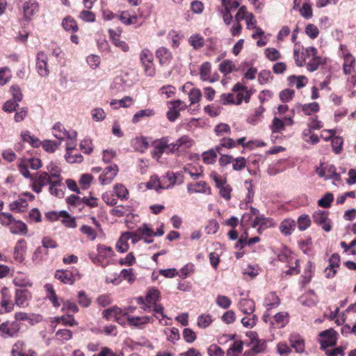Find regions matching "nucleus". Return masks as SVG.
<instances>
[{"mask_svg": "<svg viewBox=\"0 0 356 356\" xmlns=\"http://www.w3.org/2000/svg\"><path fill=\"white\" fill-rule=\"evenodd\" d=\"M302 55L305 58L306 68L310 72L317 70L326 63V58L319 56L317 49L314 47L304 48Z\"/></svg>", "mask_w": 356, "mask_h": 356, "instance_id": "nucleus-1", "label": "nucleus"}, {"mask_svg": "<svg viewBox=\"0 0 356 356\" xmlns=\"http://www.w3.org/2000/svg\"><path fill=\"white\" fill-rule=\"evenodd\" d=\"M22 323L17 321L7 320L0 324V337L14 339L19 337L22 333Z\"/></svg>", "mask_w": 356, "mask_h": 356, "instance_id": "nucleus-2", "label": "nucleus"}, {"mask_svg": "<svg viewBox=\"0 0 356 356\" xmlns=\"http://www.w3.org/2000/svg\"><path fill=\"white\" fill-rule=\"evenodd\" d=\"M139 59L145 75L154 76L156 74V69L152 52L147 48L143 49L140 52Z\"/></svg>", "mask_w": 356, "mask_h": 356, "instance_id": "nucleus-3", "label": "nucleus"}, {"mask_svg": "<svg viewBox=\"0 0 356 356\" xmlns=\"http://www.w3.org/2000/svg\"><path fill=\"white\" fill-rule=\"evenodd\" d=\"M31 188L36 193H40L42 188L47 185L51 186L53 177L47 172H41L33 175L31 177Z\"/></svg>", "mask_w": 356, "mask_h": 356, "instance_id": "nucleus-4", "label": "nucleus"}, {"mask_svg": "<svg viewBox=\"0 0 356 356\" xmlns=\"http://www.w3.org/2000/svg\"><path fill=\"white\" fill-rule=\"evenodd\" d=\"M54 277L65 284L72 285L76 280L81 279V275L76 268L59 269L56 270Z\"/></svg>", "mask_w": 356, "mask_h": 356, "instance_id": "nucleus-5", "label": "nucleus"}, {"mask_svg": "<svg viewBox=\"0 0 356 356\" xmlns=\"http://www.w3.org/2000/svg\"><path fill=\"white\" fill-rule=\"evenodd\" d=\"M209 176L214 181L216 186L219 188L220 196L226 200H229L232 188L227 184L226 179H222L216 171H212Z\"/></svg>", "mask_w": 356, "mask_h": 356, "instance_id": "nucleus-6", "label": "nucleus"}, {"mask_svg": "<svg viewBox=\"0 0 356 356\" xmlns=\"http://www.w3.org/2000/svg\"><path fill=\"white\" fill-rule=\"evenodd\" d=\"M160 298V292L156 289H150L145 298L143 297H139L137 298V302L140 305H142V308L145 311H151L152 305L156 303V302L159 300Z\"/></svg>", "mask_w": 356, "mask_h": 356, "instance_id": "nucleus-7", "label": "nucleus"}, {"mask_svg": "<svg viewBox=\"0 0 356 356\" xmlns=\"http://www.w3.org/2000/svg\"><path fill=\"white\" fill-rule=\"evenodd\" d=\"M168 104L170 106L166 113V116L170 122H175L179 117V112L185 110L188 106L184 102L180 99L170 101Z\"/></svg>", "mask_w": 356, "mask_h": 356, "instance_id": "nucleus-8", "label": "nucleus"}, {"mask_svg": "<svg viewBox=\"0 0 356 356\" xmlns=\"http://www.w3.org/2000/svg\"><path fill=\"white\" fill-rule=\"evenodd\" d=\"M329 212L327 211L318 210L312 215L314 222L320 225L325 232H330L332 229L331 220L328 218Z\"/></svg>", "mask_w": 356, "mask_h": 356, "instance_id": "nucleus-9", "label": "nucleus"}, {"mask_svg": "<svg viewBox=\"0 0 356 356\" xmlns=\"http://www.w3.org/2000/svg\"><path fill=\"white\" fill-rule=\"evenodd\" d=\"M321 337L320 340L321 347L323 350H325L328 347L334 346L337 342V333L333 329H328L321 332L319 334Z\"/></svg>", "mask_w": 356, "mask_h": 356, "instance_id": "nucleus-10", "label": "nucleus"}, {"mask_svg": "<svg viewBox=\"0 0 356 356\" xmlns=\"http://www.w3.org/2000/svg\"><path fill=\"white\" fill-rule=\"evenodd\" d=\"M320 110V106L318 102H314L309 104H302L300 103L296 104L291 109V112L294 115L295 111L298 113L302 112L305 115H312L316 113Z\"/></svg>", "mask_w": 356, "mask_h": 356, "instance_id": "nucleus-11", "label": "nucleus"}, {"mask_svg": "<svg viewBox=\"0 0 356 356\" xmlns=\"http://www.w3.org/2000/svg\"><path fill=\"white\" fill-rule=\"evenodd\" d=\"M35 352L27 348L26 343L22 340H17L13 345L11 356H35Z\"/></svg>", "mask_w": 356, "mask_h": 356, "instance_id": "nucleus-12", "label": "nucleus"}, {"mask_svg": "<svg viewBox=\"0 0 356 356\" xmlns=\"http://www.w3.org/2000/svg\"><path fill=\"white\" fill-rule=\"evenodd\" d=\"M47 55L44 51H39L36 55V70L40 76L45 77L49 74Z\"/></svg>", "mask_w": 356, "mask_h": 356, "instance_id": "nucleus-13", "label": "nucleus"}, {"mask_svg": "<svg viewBox=\"0 0 356 356\" xmlns=\"http://www.w3.org/2000/svg\"><path fill=\"white\" fill-rule=\"evenodd\" d=\"M293 115L285 117L284 120H281L277 117L273 119L270 124V129L273 133H280L284 130L286 126H292L294 124Z\"/></svg>", "mask_w": 356, "mask_h": 356, "instance_id": "nucleus-14", "label": "nucleus"}, {"mask_svg": "<svg viewBox=\"0 0 356 356\" xmlns=\"http://www.w3.org/2000/svg\"><path fill=\"white\" fill-rule=\"evenodd\" d=\"M52 134L54 137L57 139L62 140L65 138H69L71 140H76V132L73 131L72 133L67 131L63 124L60 122H56L52 128Z\"/></svg>", "mask_w": 356, "mask_h": 356, "instance_id": "nucleus-15", "label": "nucleus"}, {"mask_svg": "<svg viewBox=\"0 0 356 356\" xmlns=\"http://www.w3.org/2000/svg\"><path fill=\"white\" fill-rule=\"evenodd\" d=\"M154 150L152 155L154 158L160 159L164 152H166L167 147H169V139L168 137H162L161 138L155 140L152 143Z\"/></svg>", "mask_w": 356, "mask_h": 356, "instance_id": "nucleus-16", "label": "nucleus"}, {"mask_svg": "<svg viewBox=\"0 0 356 356\" xmlns=\"http://www.w3.org/2000/svg\"><path fill=\"white\" fill-rule=\"evenodd\" d=\"M119 171L118 166L116 164L106 168L99 177V180L102 185L111 184L117 176Z\"/></svg>", "mask_w": 356, "mask_h": 356, "instance_id": "nucleus-17", "label": "nucleus"}, {"mask_svg": "<svg viewBox=\"0 0 356 356\" xmlns=\"http://www.w3.org/2000/svg\"><path fill=\"white\" fill-rule=\"evenodd\" d=\"M51 176L53 181L51 183V186H49V191L51 195L61 198L64 196V191L62 188H59L58 187L61 186L63 177H61L60 172L58 171L55 173H52Z\"/></svg>", "mask_w": 356, "mask_h": 356, "instance_id": "nucleus-18", "label": "nucleus"}, {"mask_svg": "<svg viewBox=\"0 0 356 356\" xmlns=\"http://www.w3.org/2000/svg\"><path fill=\"white\" fill-rule=\"evenodd\" d=\"M32 298L31 293L26 289H17L15 294V303L19 307H26Z\"/></svg>", "mask_w": 356, "mask_h": 356, "instance_id": "nucleus-19", "label": "nucleus"}, {"mask_svg": "<svg viewBox=\"0 0 356 356\" xmlns=\"http://www.w3.org/2000/svg\"><path fill=\"white\" fill-rule=\"evenodd\" d=\"M39 10V4L35 0H28L23 4L24 17L29 21Z\"/></svg>", "mask_w": 356, "mask_h": 356, "instance_id": "nucleus-20", "label": "nucleus"}, {"mask_svg": "<svg viewBox=\"0 0 356 356\" xmlns=\"http://www.w3.org/2000/svg\"><path fill=\"white\" fill-rule=\"evenodd\" d=\"M323 131L329 133V136L325 137V140L332 138L331 145L333 152L336 154H339L342 149L343 138L339 136H334L335 131L333 129L325 130Z\"/></svg>", "mask_w": 356, "mask_h": 356, "instance_id": "nucleus-21", "label": "nucleus"}, {"mask_svg": "<svg viewBox=\"0 0 356 356\" xmlns=\"http://www.w3.org/2000/svg\"><path fill=\"white\" fill-rule=\"evenodd\" d=\"M156 56L161 65H168L172 60L171 51L165 47H161L156 51Z\"/></svg>", "mask_w": 356, "mask_h": 356, "instance_id": "nucleus-22", "label": "nucleus"}, {"mask_svg": "<svg viewBox=\"0 0 356 356\" xmlns=\"http://www.w3.org/2000/svg\"><path fill=\"white\" fill-rule=\"evenodd\" d=\"M26 250V241L23 238L19 239L14 248L13 257L15 260L19 263L22 262L25 258Z\"/></svg>", "mask_w": 356, "mask_h": 356, "instance_id": "nucleus-23", "label": "nucleus"}, {"mask_svg": "<svg viewBox=\"0 0 356 356\" xmlns=\"http://www.w3.org/2000/svg\"><path fill=\"white\" fill-rule=\"evenodd\" d=\"M187 190L191 194L194 193H211V188L207 186V182L204 181H200L195 184H188Z\"/></svg>", "mask_w": 356, "mask_h": 356, "instance_id": "nucleus-24", "label": "nucleus"}, {"mask_svg": "<svg viewBox=\"0 0 356 356\" xmlns=\"http://www.w3.org/2000/svg\"><path fill=\"white\" fill-rule=\"evenodd\" d=\"M289 342L297 353H302L305 351V340L300 334H291L289 336Z\"/></svg>", "mask_w": 356, "mask_h": 356, "instance_id": "nucleus-25", "label": "nucleus"}, {"mask_svg": "<svg viewBox=\"0 0 356 356\" xmlns=\"http://www.w3.org/2000/svg\"><path fill=\"white\" fill-rule=\"evenodd\" d=\"M28 208V201L22 197H19L17 200L13 201L9 204L10 210L16 213H24L27 211Z\"/></svg>", "mask_w": 356, "mask_h": 356, "instance_id": "nucleus-26", "label": "nucleus"}, {"mask_svg": "<svg viewBox=\"0 0 356 356\" xmlns=\"http://www.w3.org/2000/svg\"><path fill=\"white\" fill-rule=\"evenodd\" d=\"M177 175L173 172H167L165 175L161 177L162 189H168L175 186L177 182Z\"/></svg>", "mask_w": 356, "mask_h": 356, "instance_id": "nucleus-27", "label": "nucleus"}, {"mask_svg": "<svg viewBox=\"0 0 356 356\" xmlns=\"http://www.w3.org/2000/svg\"><path fill=\"white\" fill-rule=\"evenodd\" d=\"M287 81L289 86H295L297 89H301L307 85L308 79L304 75H291L288 76Z\"/></svg>", "mask_w": 356, "mask_h": 356, "instance_id": "nucleus-28", "label": "nucleus"}, {"mask_svg": "<svg viewBox=\"0 0 356 356\" xmlns=\"http://www.w3.org/2000/svg\"><path fill=\"white\" fill-rule=\"evenodd\" d=\"M61 26L65 31L69 33H76L79 29L76 21L70 15L63 18Z\"/></svg>", "mask_w": 356, "mask_h": 356, "instance_id": "nucleus-29", "label": "nucleus"}, {"mask_svg": "<svg viewBox=\"0 0 356 356\" xmlns=\"http://www.w3.org/2000/svg\"><path fill=\"white\" fill-rule=\"evenodd\" d=\"M134 149L139 152L143 153L149 147L147 139L145 136L136 137L131 141Z\"/></svg>", "mask_w": 356, "mask_h": 356, "instance_id": "nucleus-30", "label": "nucleus"}, {"mask_svg": "<svg viewBox=\"0 0 356 356\" xmlns=\"http://www.w3.org/2000/svg\"><path fill=\"white\" fill-rule=\"evenodd\" d=\"M239 309L245 314H251L255 310L254 300L248 298H243L238 302Z\"/></svg>", "mask_w": 356, "mask_h": 356, "instance_id": "nucleus-31", "label": "nucleus"}, {"mask_svg": "<svg viewBox=\"0 0 356 356\" xmlns=\"http://www.w3.org/2000/svg\"><path fill=\"white\" fill-rule=\"evenodd\" d=\"M74 150V145H70L69 143L67 144L66 147V154L65 159L68 163H81L83 161V156L81 154L76 153L73 154V151Z\"/></svg>", "mask_w": 356, "mask_h": 356, "instance_id": "nucleus-32", "label": "nucleus"}, {"mask_svg": "<svg viewBox=\"0 0 356 356\" xmlns=\"http://www.w3.org/2000/svg\"><path fill=\"white\" fill-rule=\"evenodd\" d=\"M273 320L272 325L277 328H283L289 321V315L287 312H279L274 316Z\"/></svg>", "mask_w": 356, "mask_h": 356, "instance_id": "nucleus-33", "label": "nucleus"}, {"mask_svg": "<svg viewBox=\"0 0 356 356\" xmlns=\"http://www.w3.org/2000/svg\"><path fill=\"white\" fill-rule=\"evenodd\" d=\"M280 304V299L275 292L269 293L264 299V306L267 310L277 307Z\"/></svg>", "mask_w": 356, "mask_h": 356, "instance_id": "nucleus-34", "label": "nucleus"}, {"mask_svg": "<svg viewBox=\"0 0 356 356\" xmlns=\"http://www.w3.org/2000/svg\"><path fill=\"white\" fill-rule=\"evenodd\" d=\"M122 279L128 281L129 283L134 282L136 280V277L134 274L133 268L122 270L119 277L115 278L114 280H111V282L113 284H118Z\"/></svg>", "mask_w": 356, "mask_h": 356, "instance_id": "nucleus-35", "label": "nucleus"}, {"mask_svg": "<svg viewBox=\"0 0 356 356\" xmlns=\"http://www.w3.org/2000/svg\"><path fill=\"white\" fill-rule=\"evenodd\" d=\"M218 70L224 75H227L237 71L238 68L232 60L227 59L220 63Z\"/></svg>", "mask_w": 356, "mask_h": 356, "instance_id": "nucleus-36", "label": "nucleus"}, {"mask_svg": "<svg viewBox=\"0 0 356 356\" xmlns=\"http://www.w3.org/2000/svg\"><path fill=\"white\" fill-rule=\"evenodd\" d=\"M44 287L47 293V298H48L51 301V304L54 307H59L60 304L58 301V298L56 293L53 284H46Z\"/></svg>", "mask_w": 356, "mask_h": 356, "instance_id": "nucleus-37", "label": "nucleus"}, {"mask_svg": "<svg viewBox=\"0 0 356 356\" xmlns=\"http://www.w3.org/2000/svg\"><path fill=\"white\" fill-rule=\"evenodd\" d=\"M211 64L209 62L203 63L200 67V79L204 81L213 82L214 80L211 79Z\"/></svg>", "mask_w": 356, "mask_h": 356, "instance_id": "nucleus-38", "label": "nucleus"}, {"mask_svg": "<svg viewBox=\"0 0 356 356\" xmlns=\"http://www.w3.org/2000/svg\"><path fill=\"white\" fill-rule=\"evenodd\" d=\"M355 63V60L352 54L345 55L343 65V71L345 74H350L354 72Z\"/></svg>", "mask_w": 356, "mask_h": 356, "instance_id": "nucleus-39", "label": "nucleus"}, {"mask_svg": "<svg viewBox=\"0 0 356 356\" xmlns=\"http://www.w3.org/2000/svg\"><path fill=\"white\" fill-rule=\"evenodd\" d=\"M296 228V222L291 219L283 220L280 225V230L285 236H289Z\"/></svg>", "mask_w": 356, "mask_h": 356, "instance_id": "nucleus-40", "label": "nucleus"}, {"mask_svg": "<svg viewBox=\"0 0 356 356\" xmlns=\"http://www.w3.org/2000/svg\"><path fill=\"white\" fill-rule=\"evenodd\" d=\"M127 323L129 325L139 326L149 322H153V318L150 316H127Z\"/></svg>", "mask_w": 356, "mask_h": 356, "instance_id": "nucleus-41", "label": "nucleus"}, {"mask_svg": "<svg viewBox=\"0 0 356 356\" xmlns=\"http://www.w3.org/2000/svg\"><path fill=\"white\" fill-rule=\"evenodd\" d=\"M189 44L195 50H198L204 46V38L199 33H195L188 38Z\"/></svg>", "mask_w": 356, "mask_h": 356, "instance_id": "nucleus-42", "label": "nucleus"}, {"mask_svg": "<svg viewBox=\"0 0 356 356\" xmlns=\"http://www.w3.org/2000/svg\"><path fill=\"white\" fill-rule=\"evenodd\" d=\"M10 230L11 233L15 234H26L28 231L27 225L21 220H15L13 221L12 224L10 225Z\"/></svg>", "mask_w": 356, "mask_h": 356, "instance_id": "nucleus-43", "label": "nucleus"}, {"mask_svg": "<svg viewBox=\"0 0 356 356\" xmlns=\"http://www.w3.org/2000/svg\"><path fill=\"white\" fill-rule=\"evenodd\" d=\"M130 239L129 233H124L121 235L116 244V249L120 252H125L129 250V245L128 243Z\"/></svg>", "mask_w": 356, "mask_h": 356, "instance_id": "nucleus-44", "label": "nucleus"}, {"mask_svg": "<svg viewBox=\"0 0 356 356\" xmlns=\"http://www.w3.org/2000/svg\"><path fill=\"white\" fill-rule=\"evenodd\" d=\"M243 344L241 340L235 341L227 350V356H239L243 352Z\"/></svg>", "mask_w": 356, "mask_h": 356, "instance_id": "nucleus-45", "label": "nucleus"}, {"mask_svg": "<svg viewBox=\"0 0 356 356\" xmlns=\"http://www.w3.org/2000/svg\"><path fill=\"white\" fill-rule=\"evenodd\" d=\"M302 138L305 142L312 145H316L320 141L319 137L308 128L302 131Z\"/></svg>", "mask_w": 356, "mask_h": 356, "instance_id": "nucleus-46", "label": "nucleus"}, {"mask_svg": "<svg viewBox=\"0 0 356 356\" xmlns=\"http://www.w3.org/2000/svg\"><path fill=\"white\" fill-rule=\"evenodd\" d=\"M155 115V111L152 108H146L140 110L139 111L136 112L132 118V122L134 124H136L138 122L141 120L143 118H149Z\"/></svg>", "mask_w": 356, "mask_h": 356, "instance_id": "nucleus-47", "label": "nucleus"}, {"mask_svg": "<svg viewBox=\"0 0 356 356\" xmlns=\"http://www.w3.org/2000/svg\"><path fill=\"white\" fill-rule=\"evenodd\" d=\"M217 154L218 153L216 151V147L204 152L202 154L203 162L207 165L213 164L216 161Z\"/></svg>", "mask_w": 356, "mask_h": 356, "instance_id": "nucleus-48", "label": "nucleus"}, {"mask_svg": "<svg viewBox=\"0 0 356 356\" xmlns=\"http://www.w3.org/2000/svg\"><path fill=\"white\" fill-rule=\"evenodd\" d=\"M216 147L218 153L221 154L222 148L229 149L235 147L234 140L231 138L223 137L222 139H220L219 144L216 145Z\"/></svg>", "mask_w": 356, "mask_h": 356, "instance_id": "nucleus-49", "label": "nucleus"}, {"mask_svg": "<svg viewBox=\"0 0 356 356\" xmlns=\"http://www.w3.org/2000/svg\"><path fill=\"white\" fill-rule=\"evenodd\" d=\"M113 191L115 195L121 200H127L129 198V191L123 184H115Z\"/></svg>", "mask_w": 356, "mask_h": 356, "instance_id": "nucleus-50", "label": "nucleus"}, {"mask_svg": "<svg viewBox=\"0 0 356 356\" xmlns=\"http://www.w3.org/2000/svg\"><path fill=\"white\" fill-rule=\"evenodd\" d=\"M119 19L125 25L135 24L138 22V17L136 15H131L128 11L122 12Z\"/></svg>", "mask_w": 356, "mask_h": 356, "instance_id": "nucleus-51", "label": "nucleus"}, {"mask_svg": "<svg viewBox=\"0 0 356 356\" xmlns=\"http://www.w3.org/2000/svg\"><path fill=\"white\" fill-rule=\"evenodd\" d=\"M176 143L179 149H189L194 144L193 140L186 135L181 136L176 140Z\"/></svg>", "mask_w": 356, "mask_h": 356, "instance_id": "nucleus-52", "label": "nucleus"}, {"mask_svg": "<svg viewBox=\"0 0 356 356\" xmlns=\"http://www.w3.org/2000/svg\"><path fill=\"white\" fill-rule=\"evenodd\" d=\"M300 14L305 19H311L313 17V10L312 3L309 1L303 2L302 6L299 9Z\"/></svg>", "mask_w": 356, "mask_h": 356, "instance_id": "nucleus-53", "label": "nucleus"}, {"mask_svg": "<svg viewBox=\"0 0 356 356\" xmlns=\"http://www.w3.org/2000/svg\"><path fill=\"white\" fill-rule=\"evenodd\" d=\"M146 187L148 189H154L156 192L159 191L161 188V177H159L156 175H153L150 177L149 180L146 184Z\"/></svg>", "mask_w": 356, "mask_h": 356, "instance_id": "nucleus-54", "label": "nucleus"}, {"mask_svg": "<svg viewBox=\"0 0 356 356\" xmlns=\"http://www.w3.org/2000/svg\"><path fill=\"white\" fill-rule=\"evenodd\" d=\"M258 318L256 314L252 313L251 314H246L245 317L241 319V323L247 328H252L256 325Z\"/></svg>", "mask_w": 356, "mask_h": 356, "instance_id": "nucleus-55", "label": "nucleus"}, {"mask_svg": "<svg viewBox=\"0 0 356 356\" xmlns=\"http://www.w3.org/2000/svg\"><path fill=\"white\" fill-rule=\"evenodd\" d=\"M247 166V159L243 156L233 159L232 169L235 171H242Z\"/></svg>", "mask_w": 356, "mask_h": 356, "instance_id": "nucleus-56", "label": "nucleus"}, {"mask_svg": "<svg viewBox=\"0 0 356 356\" xmlns=\"http://www.w3.org/2000/svg\"><path fill=\"white\" fill-rule=\"evenodd\" d=\"M213 322L211 316L209 314H203L198 316L197 325L199 327L206 328Z\"/></svg>", "mask_w": 356, "mask_h": 356, "instance_id": "nucleus-57", "label": "nucleus"}, {"mask_svg": "<svg viewBox=\"0 0 356 356\" xmlns=\"http://www.w3.org/2000/svg\"><path fill=\"white\" fill-rule=\"evenodd\" d=\"M21 136L23 141L29 143L31 146L34 147H38L40 144L39 139L33 136H31L30 132L28 131L22 132Z\"/></svg>", "mask_w": 356, "mask_h": 356, "instance_id": "nucleus-58", "label": "nucleus"}, {"mask_svg": "<svg viewBox=\"0 0 356 356\" xmlns=\"http://www.w3.org/2000/svg\"><path fill=\"white\" fill-rule=\"evenodd\" d=\"M15 304L11 300H0V314L11 312L14 309Z\"/></svg>", "mask_w": 356, "mask_h": 356, "instance_id": "nucleus-59", "label": "nucleus"}, {"mask_svg": "<svg viewBox=\"0 0 356 356\" xmlns=\"http://www.w3.org/2000/svg\"><path fill=\"white\" fill-rule=\"evenodd\" d=\"M97 250L99 257H100L102 259L111 257L113 255L112 248L105 245L99 244L97 247Z\"/></svg>", "mask_w": 356, "mask_h": 356, "instance_id": "nucleus-60", "label": "nucleus"}, {"mask_svg": "<svg viewBox=\"0 0 356 356\" xmlns=\"http://www.w3.org/2000/svg\"><path fill=\"white\" fill-rule=\"evenodd\" d=\"M297 224L299 230L304 231L311 225V219L308 215L302 214L299 216Z\"/></svg>", "mask_w": 356, "mask_h": 356, "instance_id": "nucleus-61", "label": "nucleus"}, {"mask_svg": "<svg viewBox=\"0 0 356 356\" xmlns=\"http://www.w3.org/2000/svg\"><path fill=\"white\" fill-rule=\"evenodd\" d=\"M188 95L191 105L197 103L200 101V99L202 97V92L199 88L193 87L188 91Z\"/></svg>", "mask_w": 356, "mask_h": 356, "instance_id": "nucleus-62", "label": "nucleus"}, {"mask_svg": "<svg viewBox=\"0 0 356 356\" xmlns=\"http://www.w3.org/2000/svg\"><path fill=\"white\" fill-rule=\"evenodd\" d=\"M184 172L188 174L191 177L195 180L203 176L202 171L199 172V170L195 166L188 165L184 168Z\"/></svg>", "mask_w": 356, "mask_h": 356, "instance_id": "nucleus-63", "label": "nucleus"}, {"mask_svg": "<svg viewBox=\"0 0 356 356\" xmlns=\"http://www.w3.org/2000/svg\"><path fill=\"white\" fill-rule=\"evenodd\" d=\"M80 232L90 240L94 241L97 236L96 231L90 226L83 225L80 227Z\"/></svg>", "mask_w": 356, "mask_h": 356, "instance_id": "nucleus-64", "label": "nucleus"}]
</instances>
